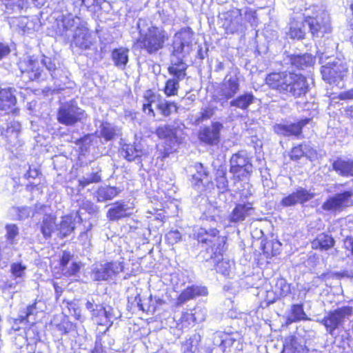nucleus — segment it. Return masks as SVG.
<instances>
[{"instance_id": "338daca9", "label": "nucleus", "mask_w": 353, "mask_h": 353, "mask_svg": "<svg viewBox=\"0 0 353 353\" xmlns=\"http://www.w3.org/2000/svg\"><path fill=\"white\" fill-rule=\"evenodd\" d=\"M339 99L341 100L353 99V89L341 92L339 94Z\"/></svg>"}, {"instance_id": "412c9836", "label": "nucleus", "mask_w": 353, "mask_h": 353, "mask_svg": "<svg viewBox=\"0 0 353 353\" xmlns=\"http://www.w3.org/2000/svg\"><path fill=\"white\" fill-rule=\"evenodd\" d=\"M21 131V125L19 122L12 121L8 125L6 130L2 132L8 144L12 147H18L21 145L19 139Z\"/></svg>"}, {"instance_id": "a19ab883", "label": "nucleus", "mask_w": 353, "mask_h": 353, "mask_svg": "<svg viewBox=\"0 0 353 353\" xmlns=\"http://www.w3.org/2000/svg\"><path fill=\"white\" fill-rule=\"evenodd\" d=\"M200 339V336L194 334L183 344V350L184 353H194L196 350V343Z\"/></svg>"}, {"instance_id": "6ab92c4d", "label": "nucleus", "mask_w": 353, "mask_h": 353, "mask_svg": "<svg viewBox=\"0 0 353 353\" xmlns=\"http://www.w3.org/2000/svg\"><path fill=\"white\" fill-rule=\"evenodd\" d=\"M313 197V194L303 188H299L296 192L284 197L281 201V205L290 207L296 203H303Z\"/></svg>"}, {"instance_id": "9b49d317", "label": "nucleus", "mask_w": 353, "mask_h": 353, "mask_svg": "<svg viewBox=\"0 0 353 353\" xmlns=\"http://www.w3.org/2000/svg\"><path fill=\"white\" fill-rule=\"evenodd\" d=\"M199 242L209 247L216 253H221L225 244V237L219 234V231L216 228H199L195 233Z\"/></svg>"}, {"instance_id": "4c0bfd02", "label": "nucleus", "mask_w": 353, "mask_h": 353, "mask_svg": "<svg viewBox=\"0 0 353 353\" xmlns=\"http://www.w3.org/2000/svg\"><path fill=\"white\" fill-rule=\"evenodd\" d=\"M305 23L304 21H294L291 23L289 35L292 39H301L305 34Z\"/></svg>"}, {"instance_id": "8fccbe9b", "label": "nucleus", "mask_w": 353, "mask_h": 353, "mask_svg": "<svg viewBox=\"0 0 353 353\" xmlns=\"http://www.w3.org/2000/svg\"><path fill=\"white\" fill-rule=\"evenodd\" d=\"M207 310L204 307H196L194 309V312L192 315H194V319L196 323H201L205 321L206 317Z\"/></svg>"}, {"instance_id": "603ef678", "label": "nucleus", "mask_w": 353, "mask_h": 353, "mask_svg": "<svg viewBox=\"0 0 353 353\" xmlns=\"http://www.w3.org/2000/svg\"><path fill=\"white\" fill-rule=\"evenodd\" d=\"M4 2L7 8L10 7L12 9L21 10L25 5L24 0H1Z\"/></svg>"}, {"instance_id": "c9c22d12", "label": "nucleus", "mask_w": 353, "mask_h": 353, "mask_svg": "<svg viewBox=\"0 0 353 353\" xmlns=\"http://www.w3.org/2000/svg\"><path fill=\"white\" fill-rule=\"evenodd\" d=\"M292 64L299 69H304L312 65L314 62V57L309 54L294 55L292 59Z\"/></svg>"}, {"instance_id": "e2e57ef3", "label": "nucleus", "mask_w": 353, "mask_h": 353, "mask_svg": "<svg viewBox=\"0 0 353 353\" xmlns=\"http://www.w3.org/2000/svg\"><path fill=\"white\" fill-rule=\"evenodd\" d=\"M70 259V255L68 253L64 252L61 259V265L62 266V271H65L68 268V265Z\"/></svg>"}, {"instance_id": "c756f323", "label": "nucleus", "mask_w": 353, "mask_h": 353, "mask_svg": "<svg viewBox=\"0 0 353 353\" xmlns=\"http://www.w3.org/2000/svg\"><path fill=\"white\" fill-rule=\"evenodd\" d=\"M119 133V129L108 122H103L97 131L99 137L103 138L107 141L114 139Z\"/></svg>"}, {"instance_id": "1a4fd4ad", "label": "nucleus", "mask_w": 353, "mask_h": 353, "mask_svg": "<svg viewBox=\"0 0 353 353\" xmlns=\"http://www.w3.org/2000/svg\"><path fill=\"white\" fill-rule=\"evenodd\" d=\"M352 314V308L349 306L339 307L330 312L320 322L323 324L327 332L333 335L334 331L343 325L344 322Z\"/></svg>"}, {"instance_id": "b1692460", "label": "nucleus", "mask_w": 353, "mask_h": 353, "mask_svg": "<svg viewBox=\"0 0 353 353\" xmlns=\"http://www.w3.org/2000/svg\"><path fill=\"white\" fill-rule=\"evenodd\" d=\"M253 211L254 208L250 203L237 204L230 215V221L234 223L243 221L250 216Z\"/></svg>"}, {"instance_id": "49530a36", "label": "nucleus", "mask_w": 353, "mask_h": 353, "mask_svg": "<svg viewBox=\"0 0 353 353\" xmlns=\"http://www.w3.org/2000/svg\"><path fill=\"white\" fill-rule=\"evenodd\" d=\"M231 269V264L229 261L222 260L219 261L216 266V272L223 275H228Z\"/></svg>"}, {"instance_id": "dca6fc26", "label": "nucleus", "mask_w": 353, "mask_h": 353, "mask_svg": "<svg viewBox=\"0 0 353 353\" xmlns=\"http://www.w3.org/2000/svg\"><path fill=\"white\" fill-rule=\"evenodd\" d=\"M92 319L98 325L107 327V330L112 325L113 321L117 318L114 311L111 307H103L96 305L93 310Z\"/></svg>"}, {"instance_id": "f03ea898", "label": "nucleus", "mask_w": 353, "mask_h": 353, "mask_svg": "<svg viewBox=\"0 0 353 353\" xmlns=\"http://www.w3.org/2000/svg\"><path fill=\"white\" fill-rule=\"evenodd\" d=\"M265 82L270 88L294 97L305 94L308 89V83L304 76L286 71L269 74Z\"/></svg>"}, {"instance_id": "cd10ccee", "label": "nucleus", "mask_w": 353, "mask_h": 353, "mask_svg": "<svg viewBox=\"0 0 353 353\" xmlns=\"http://www.w3.org/2000/svg\"><path fill=\"white\" fill-rule=\"evenodd\" d=\"M120 153L129 161L136 160L143 155V151L140 145L132 144L123 145Z\"/></svg>"}, {"instance_id": "7c9ffc66", "label": "nucleus", "mask_w": 353, "mask_h": 353, "mask_svg": "<svg viewBox=\"0 0 353 353\" xmlns=\"http://www.w3.org/2000/svg\"><path fill=\"white\" fill-rule=\"evenodd\" d=\"M128 207L122 203H116L111 205L108 212V218L110 221H117L123 217L128 216L130 213L128 212Z\"/></svg>"}, {"instance_id": "20e7f679", "label": "nucleus", "mask_w": 353, "mask_h": 353, "mask_svg": "<svg viewBox=\"0 0 353 353\" xmlns=\"http://www.w3.org/2000/svg\"><path fill=\"white\" fill-rule=\"evenodd\" d=\"M41 67L46 68L52 79L59 78L58 75L59 69L56 67L55 63L49 57L43 56V58L40 62L37 60L28 59L21 61L19 63V68L21 73L24 76H27V77L32 81L48 79L46 74L43 72Z\"/></svg>"}, {"instance_id": "ea45409f", "label": "nucleus", "mask_w": 353, "mask_h": 353, "mask_svg": "<svg viewBox=\"0 0 353 353\" xmlns=\"http://www.w3.org/2000/svg\"><path fill=\"white\" fill-rule=\"evenodd\" d=\"M26 265L22 264L21 262L14 263L10 266V272L12 276L14 279L23 280L26 276Z\"/></svg>"}, {"instance_id": "a211bd4d", "label": "nucleus", "mask_w": 353, "mask_h": 353, "mask_svg": "<svg viewBox=\"0 0 353 353\" xmlns=\"http://www.w3.org/2000/svg\"><path fill=\"white\" fill-rule=\"evenodd\" d=\"M310 121L309 119H303L296 123L276 124L274 125V131L281 135L298 136L301 133L302 128Z\"/></svg>"}, {"instance_id": "680f3d73", "label": "nucleus", "mask_w": 353, "mask_h": 353, "mask_svg": "<svg viewBox=\"0 0 353 353\" xmlns=\"http://www.w3.org/2000/svg\"><path fill=\"white\" fill-rule=\"evenodd\" d=\"M14 210L19 211V218L20 219H23L30 216V210L28 207H23L21 208H15Z\"/></svg>"}, {"instance_id": "2f4dec72", "label": "nucleus", "mask_w": 353, "mask_h": 353, "mask_svg": "<svg viewBox=\"0 0 353 353\" xmlns=\"http://www.w3.org/2000/svg\"><path fill=\"white\" fill-rule=\"evenodd\" d=\"M255 97L250 92H245L239 95L230 102L232 107H235L243 110H245L254 101Z\"/></svg>"}, {"instance_id": "6e6d98bb", "label": "nucleus", "mask_w": 353, "mask_h": 353, "mask_svg": "<svg viewBox=\"0 0 353 353\" xmlns=\"http://www.w3.org/2000/svg\"><path fill=\"white\" fill-rule=\"evenodd\" d=\"M304 156V145H300L292 148L290 157L292 160H298Z\"/></svg>"}, {"instance_id": "864d4df0", "label": "nucleus", "mask_w": 353, "mask_h": 353, "mask_svg": "<svg viewBox=\"0 0 353 353\" xmlns=\"http://www.w3.org/2000/svg\"><path fill=\"white\" fill-rule=\"evenodd\" d=\"M78 21H79V18H73L71 16L64 17L62 21L63 26L66 30H72Z\"/></svg>"}, {"instance_id": "052dcab7", "label": "nucleus", "mask_w": 353, "mask_h": 353, "mask_svg": "<svg viewBox=\"0 0 353 353\" xmlns=\"http://www.w3.org/2000/svg\"><path fill=\"white\" fill-rule=\"evenodd\" d=\"M80 269V266L77 263H72L68 268V269H65L63 272V274L68 276H72L76 274L79 272Z\"/></svg>"}, {"instance_id": "09e8293b", "label": "nucleus", "mask_w": 353, "mask_h": 353, "mask_svg": "<svg viewBox=\"0 0 353 353\" xmlns=\"http://www.w3.org/2000/svg\"><path fill=\"white\" fill-rule=\"evenodd\" d=\"M73 323L67 319H63L60 323L57 325V328L61 334H67L74 329Z\"/></svg>"}, {"instance_id": "c03bdc74", "label": "nucleus", "mask_w": 353, "mask_h": 353, "mask_svg": "<svg viewBox=\"0 0 353 353\" xmlns=\"http://www.w3.org/2000/svg\"><path fill=\"white\" fill-rule=\"evenodd\" d=\"M35 305L36 304L34 303L31 305H29L27 307L26 311L20 315L21 321L26 320L28 323H34V321L35 320L34 314L37 312Z\"/></svg>"}, {"instance_id": "79ce46f5", "label": "nucleus", "mask_w": 353, "mask_h": 353, "mask_svg": "<svg viewBox=\"0 0 353 353\" xmlns=\"http://www.w3.org/2000/svg\"><path fill=\"white\" fill-rule=\"evenodd\" d=\"M101 180V176L97 172L91 173L79 179V183L83 188L92 183H97Z\"/></svg>"}, {"instance_id": "a878e982", "label": "nucleus", "mask_w": 353, "mask_h": 353, "mask_svg": "<svg viewBox=\"0 0 353 353\" xmlns=\"http://www.w3.org/2000/svg\"><path fill=\"white\" fill-rule=\"evenodd\" d=\"M333 169L343 176H353V160L338 159L332 164Z\"/></svg>"}, {"instance_id": "bb28decb", "label": "nucleus", "mask_w": 353, "mask_h": 353, "mask_svg": "<svg viewBox=\"0 0 353 353\" xmlns=\"http://www.w3.org/2000/svg\"><path fill=\"white\" fill-rule=\"evenodd\" d=\"M112 59L115 66L124 70L129 60V50L125 48L114 49L112 52Z\"/></svg>"}, {"instance_id": "bf43d9fd", "label": "nucleus", "mask_w": 353, "mask_h": 353, "mask_svg": "<svg viewBox=\"0 0 353 353\" xmlns=\"http://www.w3.org/2000/svg\"><path fill=\"white\" fill-rule=\"evenodd\" d=\"M304 156L310 161H314L316 159L317 154L316 150L311 148L308 145L304 144Z\"/></svg>"}, {"instance_id": "393cba45", "label": "nucleus", "mask_w": 353, "mask_h": 353, "mask_svg": "<svg viewBox=\"0 0 353 353\" xmlns=\"http://www.w3.org/2000/svg\"><path fill=\"white\" fill-rule=\"evenodd\" d=\"M208 290L205 287L199 285H192L184 290L179 295L177 302L178 304H183V303L194 299L199 296H206Z\"/></svg>"}, {"instance_id": "ddd939ff", "label": "nucleus", "mask_w": 353, "mask_h": 353, "mask_svg": "<svg viewBox=\"0 0 353 353\" xmlns=\"http://www.w3.org/2000/svg\"><path fill=\"white\" fill-rule=\"evenodd\" d=\"M123 270L122 263L118 261L97 265L92 270L91 278L94 281H106Z\"/></svg>"}, {"instance_id": "f8f14e48", "label": "nucleus", "mask_w": 353, "mask_h": 353, "mask_svg": "<svg viewBox=\"0 0 353 353\" xmlns=\"http://www.w3.org/2000/svg\"><path fill=\"white\" fill-rule=\"evenodd\" d=\"M230 171L239 179L252 172L251 159L245 151H240L232 156Z\"/></svg>"}, {"instance_id": "2eb2a0df", "label": "nucleus", "mask_w": 353, "mask_h": 353, "mask_svg": "<svg viewBox=\"0 0 353 353\" xmlns=\"http://www.w3.org/2000/svg\"><path fill=\"white\" fill-rule=\"evenodd\" d=\"M94 43L91 32L83 26H77L72 43L81 50H90Z\"/></svg>"}, {"instance_id": "423d86ee", "label": "nucleus", "mask_w": 353, "mask_h": 353, "mask_svg": "<svg viewBox=\"0 0 353 353\" xmlns=\"http://www.w3.org/2000/svg\"><path fill=\"white\" fill-rule=\"evenodd\" d=\"M223 28L227 33L234 34L242 32L246 29V22L248 21L251 26L256 25L255 13L249 11L245 13V18L243 17L241 10L234 9L223 14Z\"/></svg>"}, {"instance_id": "3c124183", "label": "nucleus", "mask_w": 353, "mask_h": 353, "mask_svg": "<svg viewBox=\"0 0 353 353\" xmlns=\"http://www.w3.org/2000/svg\"><path fill=\"white\" fill-rule=\"evenodd\" d=\"M217 188L222 192L226 190L228 187V180L225 176V173L223 171L219 172V176L216 178Z\"/></svg>"}, {"instance_id": "5fc2aeb1", "label": "nucleus", "mask_w": 353, "mask_h": 353, "mask_svg": "<svg viewBox=\"0 0 353 353\" xmlns=\"http://www.w3.org/2000/svg\"><path fill=\"white\" fill-rule=\"evenodd\" d=\"M181 322L182 323V327H186L193 325L194 323H196L194 319V315H192V313L189 312H184L182 314Z\"/></svg>"}, {"instance_id": "f704fd0d", "label": "nucleus", "mask_w": 353, "mask_h": 353, "mask_svg": "<svg viewBox=\"0 0 353 353\" xmlns=\"http://www.w3.org/2000/svg\"><path fill=\"white\" fill-rule=\"evenodd\" d=\"M156 133L161 139H169L172 143L176 142L178 129L172 125H163L157 129Z\"/></svg>"}, {"instance_id": "69168bd1", "label": "nucleus", "mask_w": 353, "mask_h": 353, "mask_svg": "<svg viewBox=\"0 0 353 353\" xmlns=\"http://www.w3.org/2000/svg\"><path fill=\"white\" fill-rule=\"evenodd\" d=\"M344 248L351 252L353 256V238L347 237L344 241Z\"/></svg>"}, {"instance_id": "39448f33", "label": "nucleus", "mask_w": 353, "mask_h": 353, "mask_svg": "<svg viewBox=\"0 0 353 353\" xmlns=\"http://www.w3.org/2000/svg\"><path fill=\"white\" fill-rule=\"evenodd\" d=\"M305 23L314 37H322L331 32L328 13L317 6L306 10L303 14Z\"/></svg>"}, {"instance_id": "c85d7f7f", "label": "nucleus", "mask_w": 353, "mask_h": 353, "mask_svg": "<svg viewBox=\"0 0 353 353\" xmlns=\"http://www.w3.org/2000/svg\"><path fill=\"white\" fill-rule=\"evenodd\" d=\"M75 227L74 219L72 215H67L62 217L60 223L57 225V230L59 232L58 235L61 238L70 235Z\"/></svg>"}, {"instance_id": "7ed1b4c3", "label": "nucleus", "mask_w": 353, "mask_h": 353, "mask_svg": "<svg viewBox=\"0 0 353 353\" xmlns=\"http://www.w3.org/2000/svg\"><path fill=\"white\" fill-rule=\"evenodd\" d=\"M137 26L139 37L137 45L150 54H156L162 49L169 39L163 29L152 24L148 25L145 20L140 19Z\"/></svg>"}, {"instance_id": "f257e3e1", "label": "nucleus", "mask_w": 353, "mask_h": 353, "mask_svg": "<svg viewBox=\"0 0 353 353\" xmlns=\"http://www.w3.org/2000/svg\"><path fill=\"white\" fill-rule=\"evenodd\" d=\"M192 37L193 32L189 28L182 29L174 35L171 65L168 68L169 72L173 78L166 81L164 88V92L168 97L177 94L179 82L186 75L187 64L183 61V59L189 54L192 50Z\"/></svg>"}, {"instance_id": "4d7b16f0", "label": "nucleus", "mask_w": 353, "mask_h": 353, "mask_svg": "<svg viewBox=\"0 0 353 353\" xmlns=\"http://www.w3.org/2000/svg\"><path fill=\"white\" fill-rule=\"evenodd\" d=\"M221 346L223 347V351H225L226 348L231 347L236 341L235 339L228 334H223L221 336Z\"/></svg>"}, {"instance_id": "de8ad7c7", "label": "nucleus", "mask_w": 353, "mask_h": 353, "mask_svg": "<svg viewBox=\"0 0 353 353\" xmlns=\"http://www.w3.org/2000/svg\"><path fill=\"white\" fill-rule=\"evenodd\" d=\"M165 239L168 243L174 245L181 239V234L178 230H170L165 235Z\"/></svg>"}, {"instance_id": "aec40b11", "label": "nucleus", "mask_w": 353, "mask_h": 353, "mask_svg": "<svg viewBox=\"0 0 353 353\" xmlns=\"http://www.w3.org/2000/svg\"><path fill=\"white\" fill-rule=\"evenodd\" d=\"M239 90V81L236 76L226 77L221 87V95L225 99L232 98Z\"/></svg>"}, {"instance_id": "e433bc0d", "label": "nucleus", "mask_w": 353, "mask_h": 353, "mask_svg": "<svg viewBox=\"0 0 353 353\" xmlns=\"http://www.w3.org/2000/svg\"><path fill=\"white\" fill-rule=\"evenodd\" d=\"M305 347L297 340L290 336L285 340L283 345V353H303Z\"/></svg>"}, {"instance_id": "58836bf2", "label": "nucleus", "mask_w": 353, "mask_h": 353, "mask_svg": "<svg viewBox=\"0 0 353 353\" xmlns=\"http://www.w3.org/2000/svg\"><path fill=\"white\" fill-rule=\"evenodd\" d=\"M118 194V191L116 188L114 187H105L101 188L97 192V200L98 201L102 202L106 200L112 199Z\"/></svg>"}, {"instance_id": "6e6552de", "label": "nucleus", "mask_w": 353, "mask_h": 353, "mask_svg": "<svg viewBox=\"0 0 353 353\" xmlns=\"http://www.w3.org/2000/svg\"><path fill=\"white\" fill-rule=\"evenodd\" d=\"M146 102L143 105V111L154 116L152 105H154L161 114L165 117L170 116L172 113L177 111V106L174 102L167 101L159 94H155L151 90L147 91L145 94Z\"/></svg>"}, {"instance_id": "9d476101", "label": "nucleus", "mask_w": 353, "mask_h": 353, "mask_svg": "<svg viewBox=\"0 0 353 353\" xmlns=\"http://www.w3.org/2000/svg\"><path fill=\"white\" fill-rule=\"evenodd\" d=\"M85 114L84 110L78 107L74 101H70L61 105L57 113V120L65 125H73L81 121Z\"/></svg>"}, {"instance_id": "5701e85b", "label": "nucleus", "mask_w": 353, "mask_h": 353, "mask_svg": "<svg viewBox=\"0 0 353 353\" xmlns=\"http://www.w3.org/2000/svg\"><path fill=\"white\" fill-rule=\"evenodd\" d=\"M14 92L15 90L10 88L0 90V110L6 112H13L17 102Z\"/></svg>"}, {"instance_id": "473e14b6", "label": "nucleus", "mask_w": 353, "mask_h": 353, "mask_svg": "<svg viewBox=\"0 0 353 353\" xmlns=\"http://www.w3.org/2000/svg\"><path fill=\"white\" fill-rule=\"evenodd\" d=\"M334 244V240L331 236L322 233L319 234L312 242V247L313 249L327 250L332 248Z\"/></svg>"}, {"instance_id": "37998d69", "label": "nucleus", "mask_w": 353, "mask_h": 353, "mask_svg": "<svg viewBox=\"0 0 353 353\" xmlns=\"http://www.w3.org/2000/svg\"><path fill=\"white\" fill-rule=\"evenodd\" d=\"M291 318L293 321L304 320L306 319V315L301 305L297 304L292 305Z\"/></svg>"}, {"instance_id": "4be33fe9", "label": "nucleus", "mask_w": 353, "mask_h": 353, "mask_svg": "<svg viewBox=\"0 0 353 353\" xmlns=\"http://www.w3.org/2000/svg\"><path fill=\"white\" fill-rule=\"evenodd\" d=\"M194 168L196 173L192 174V184L199 190H203V188L210 182L208 172L204 168L201 163H196Z\"/></svg>"}, {"instance_id": "774afa93", "label": "nucleus", "mask_w": 353, "mask_h": 353, "mask_svg": "<svg viewBox=\"0 0 353 353\" xmlns=\"http://www.w3.org/2000/svg\"><path fill=\"white\" fill-rule=\"evenodd\" d=\"M92 353H103V349L101 340L96 341L95 346L94 348L92 350Z\"/></svg>"}, {"instance_id": "13d9d810", "label": "nucleus", "mask_w": 353, "mask_h": 353, "mask_svg": "<svg viewBox=\"0 0 353 353\" xmlns=\"http://www.w3.org/2000/svg\"><path fill=\"white\" fill-rule=\"evenodd\" d=\"M6 228L7 236H8V239L12 240L17 236L19 229L16 225H14V224L7 225Z\"/></svg>"}, {"instance_id": "4468645a", "label": "nucleus", "mask_w": 353, "mask_h": 353, "mask_svg": "<svg viewBox=\"0 0 353 353\" xmlns=\"http://www.w3.org/2000/svg\"><path fill=\"white\" fill-rule=\"evenodd\" d=\"M352 191H345L343 193L335 194L330 197L322 205L324 210L336 211L343 208L348 207L353 203Z\"/></svg>"}, {"instance_id": "f3484780", "label": "nucleus", "mask_w": 353, "mask_h": 353, "mask_svg": "<svg viewBox=\"0 0 353 353\" xmlns=\"http://www.w3.org/2000/svg\"><path fill=\"white\" fill-rule=\"evenodd\" d=\"M223 125L219 122H214L210 126L203 128L199 132V139L208 144L216 145L219 142L220 131Z\"/></svg>"}, {"instance_id": "0e129e2a", "label": "nucleus", "mask_w": 353, "mask_h": 353, "mask_svg": "<svg viewBox=\"0 0 353 353\" xmlns=\"http://www.w3.org/2000/svg\"><path fill=\"white\" fill-rule=\"evenodd\" d=\"M10 52V49L8 45L0 43V60L7 56Z\"/></svg>"}, {"instance_id": "0eeeda50", "label": "nucleus", "mask_w": 353, "mask_h": 353, "mask_svg": "<svg viewBox=\"0 0 353 353\" xmlns=\"http://www.w3.org/2000/svg\"><path fill=\"white\" fill-rule=\"evenodd\" d=\"M321 72L323 79L327 83L342 88V81L348 72L347 63L340 58H332L322 65Z\"/></svg>"}, {"instance_id": "a18cd8bd", "label": "nucleus", "mask_w": 353, "mask_h": 353, "mask_svg": "<svg viewBox=\"0 0 353 353\" xmlns=\"http://www.w3.org/2000/svg\"><path fill=\"white\" fill-rule=\"evenodd\" d=\"M276 292L281 296H285L290 292V286L284 279H280L276 285Z\"/></svg>"}, {"instance_id": "72a5a7b5", "label": "nucleus", "mask_w": 353, "mask_h": 353, "mask_svg": "<svg viewBox=\"0 0 353 353\" xmlns=\"http://www.w3.org/2000/svg\"><path fill=\"white\" fill-rule=\"evenodd\" d=\"M57 225L55 223V216L52 214H46L41 225V231L46 239L51 236L52 232L57 229Z\"/></svg>"}]
</instances>
